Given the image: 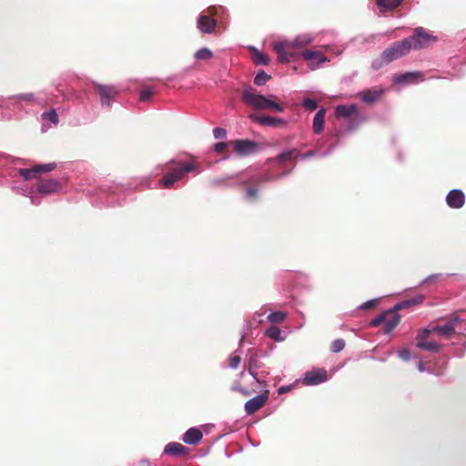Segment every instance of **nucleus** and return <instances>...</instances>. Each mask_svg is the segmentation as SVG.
Masks as SVG:
<instances>
[{
    "label": "nucleus",
    "mask_w": 466,
    "mask_h": 466,
    "mask_svg": "<svg viewBox=\"0 0 466 466\" xmlns=\"http://www.w3.org/2000/svg\"><path fill=\"white\" fill-rule=\"evenodd\" d=\"M410 49L411 45L410 39H403L401 41L395 42L381 53L380 58L375 60L372 66L375 69H378L383 64H390V62L407 55Z\"/></svg>",
    "instance_id": "39448f33"
},
{
    "label": "nucleus",
    "mask_w": 466,
    "mask_h": 466,
    "mask_svg": "<svg viewBox=\"0 0 466 466\" xmlns=\"http://www.w3.org/2000/svg\"><path fill=\"white\" fill-rule=\"evenodd\" d=\"M312 37L308 35L297 36L293 41H283L274 43L273 48L278 54V60L281 63H288L294 57L293 50L309 45Z\"/></svg>",
    "instance_id": "20e7f679"
},
{
    "label": "nucleus",
    "mask_w": 466,
    "mask_h": 466,
    "mask_svg": "<svg viewBox=\"0 0 466 466\" xmlns=\"http://www.w3.org/2000/svg\"><path fill=\"white\" fill-rule=\"evenodd\" d=\"M152 95H153V91L150 88L143 89L140 92L139 99L141 101H147L151 98Z\"/></svg>",
    "instance_id": "4c0bfd02"
},
{
    "label": "nucleus",
    "mask_w": 466,
    "mask_h": 466,
    "mask_svg": "<svg viewBox=\"0 0 466 466\" xmlns=\"http://www.w3.org/2000/svg\"><path fill=\"white\" fill-rule=\"evenodd\" d=\"M269 391L265 390L264 392L255 396L254 398L248 400L245 403V411L247 414H253L262 407L265 406L268 400Z\"/></svg>",
    "instance_id": "9d476101"
},
{
    "label": "nucleus",
    "mask_w": 466,
    "mask_h": 466,
    "mask_svg": "<svg viewBox=\"0 0 466 466\" xmlns=\"http://www.w3.org/2000/svg\"><path fill=\"white\" fill-rule=\"evenodd\" d=\"M446 202L451 208H461L465 203V195L460 189H452L448 193Z\"/></svg>",
    "instance_id": "dca6fc26"
},
{
    "label": "nucleus",
    "mask_w": 466,
    "mask_h": 466,
    "mask_svg": "<svg viewBox=\"0 0 466 466\" xmlns=\"http://www.w3.org/2000/svg\"><path fill=\"white\" fill-rule=\"evenodd\" d=\"M213 135L217 139L224 138L227 135L226 129L222 127H215L213 129Z\"/></svg>",
    "instance_id": "a19ab883"
},
{
    "label": "nucleus",
    "mask_w": 466,
    "mask_h": 466,
    "mask_svg": "<svg viewBox=\"0 0 466 466\" xmlns=\"http://www.w3.org/2000/svg\"><path fill=\"white\" fill-rule=\"evenodd\" d=\"M271 98H277L275 96L268 97L255 93L251 86L247 87L242 93V101L245 105L257 110H274L276 112H283L284 107L276 103Z\"/></svg>",
    "instance_id": "7ed1b4c3"
},
{
    "label": "nucleus",
    "mask_w": 466,
    "mask_h": 466,
    "mask_svg": "<svg viewBox=\"0 0 466 466\" xmlns=\"http://www.w3.org/2000/svg\"><path fill=\"white\" fill-rule=\"evenodd\" d=\"M249 118L257 123H259L262 126L268 127H281L286 125V121L279 117H274L269 116H259L256 114H251Z\"/></svg>",
    "instance_id": "ddd939ff"
},
{
    "label": "nucleus",
    "mask_w": 466,
    "mask_h": 466,
    "mask_svg": "<svg viewBox=\"0 0 466 466\" xmlns=\"http://www.w3.org/2000/svg\"><path fill=\"white\" fill-rule=\"evenodd\" d=\"M22 98L25 100H31L33 98V95L27 94V95L23 96Z\"/></svg>",
    "instance_id": "de8ad7c7"
},
{
    "label": "nucleus",
    "mask_w": 466,
    "mask_h": 466,
    "mask_svg": "<svg viewBox=\"0 0 466 466\" xmlns=\"http://www.w3.org/2000/svg\"><path fill=\"white\" fill-rule=\"evenodd\" d=\"M257 360L256 359L254 358H251L249 360V363H248V372L250 375L253 376V378L258 381L259 382V380L257 378V374L253 371V368L257 366Z\"/></svg>",
    "instance_id": "79ce46f5"
},
{
    "label": "nucleus",
    "mask_w": 466,
    "mask_h": 466,
    "mask_svg": "<svg viewBox=\"0 0 466 466\" xmlns=\"http://www.w3.org/2000/svg\"><path fill=\"white\" fill-rule=\"evenodd\" d=\"M271 76L268 75L264 70H259L254 78V84L256 86L265 85Z\"/></svg>",
    "instance_id": "cd10ccee"
},
{
    "label": "nucleus",
    "mask_w": 466,
    "mask_h": 466,
    "mask_svg": "<svg viewBox=\"0 0 466 466\" xmlns=\"http://www.w3.org/2000/svg\"><path fill=\"white\" fill-rule=\"evenodd\" d=\"M266 335L276 341L284 340V338L281 336L280 329L276 326H270L266 330Z\"/></svg>",
    "instance_id": "393cba45"
},
{
    "label": "nucleus",
    "mask_w": 466,
    "mask_h": 466,
    "mask_svg": "<svg viewBox=\"0 0 466 466\" xmlns=\"http://www.w3.org/2000/svg\"><path fill=\"white\" fill-rule=\"evenodd\" d=\"M229 146V143H226V142H219V143H217L214 147V149L217 153L218 154H223L226 152L228 147Z\"/></svg>",
    "instance_id": "58836bf2"
},
{
    "label": "nucleus",
    "mask_w": 466,
    "mask_h": 466,
    "mask_svg": "<svg viewBox=\"0 0 466 466\" xmlns=\"http://www.w3.org/2000/svg\"><path fill=\"white\" fill-rule=\"evenodd\" d=\"M345 340L342 339H335L330 344V350L334 353L341 351L345 348Z\"/></svg>",
    "instance_id": "473e14b6"
},
{
    "label": "nucleus",
    "mask_w": 466,
    "mask_h": 466,
    "mask_svg": "<svg viewBox=\"0 0 466 466\" xmlns=\"http://www.w3.org/2000/svg\"><path fill=\"white\" fill-rule=\"evenodd\" d=\"M202 438L203 433L200 430L197 428H190L185 432L182 440L187 444L196 445L202 440Z\"/></svg>",
    "instance_id": "a211bd4d"
},
{
    "label": "nucleus",
    "mask_w": 466,
    "mask_h": 466,
    "mask_svg": "<svg viewBox=\"0 0 466 466\" xmlns=\"http://www.w3.org/2000/svg\"><path fill=\"white\" fill-rule=\"evenodd\" d=\"M228 361H229V366L232 369H237L241 361V357L239 355L233 354L229 357Z\"/></svg>",
    "instance_id": "f704fd0d"
},
{
    "label": "nucleus",
    "mask_w": 466,
    "mask_h": 466,
    "mask_svg": "<svg viewBox=\"0 0 466 466\" xmlns=\"http://www.w3.org/2000/svg\"><path fill=\"white\" fill-rule=\"evenodd\" d=\"M166 167L167 171L159 180V185L163 188H171L176 182L182 180L189 172H201L200 163L195 157H191L189 161L171 159L166 163Z\"/></svg>",
    "instance_id": "f257e3e1"
},
{
    "label": "nucleus",
    "mask_w": 466,
    "mask_h": 466,
    "mask_svg": "<svg viewBox=\"0 0 466 466\" xmlns=\"http://www.w3.org/2000/svg\"><path fill=\"white\" fill-rule=\"evenodd\" d=\"M325 110L320 109L317 112L313 119V131L315 134H319L323 131L325 123Z\"/></svg>",
    "instance_id": "4be33fe9"
},
{
    "label": "nucleus",
    "mask_w": 466,
    "mask_h": 466,
    "mask_svg": "<svg viewBox=\"0 0 466 466\" xmlns=\"http://www.w3.org/2000/svg\"><path fill=\"white\" fill-rule=\"evenodd\" d=\"M327 371L325 370H313L305 373L303 379L304 385H317L327 380Z\"/></svg>",
    "instance_id": "f8f14e48"
},
{
    "label": "nucleus",
    "mask_w": 466,
    "mask_h": 466,
    "mask_svg": "<svg viewBox=\"0 0 466 466\" xmlns=\"http://www.w3.org/2000/svg\"><path fill=\"white\" fill-rule=\"evenodd\" d=\"M251 182L252 183H257L258 181H257V179H251Z\"/></svg>",
    "instance_id": "603ef678"
},
{
    "label": "nucleus",
    "mask_w": 466,
    "mask_h": 466,
    "mask_svg": "<svg viewBox=\"0 0 466 466\" xmlns=\"http://www.w3.org/2000/svg\"><path fill=\"white\" fill-rule=\"evenodd\" d=\"M258 197V189L253 187H249L246 190V198L248 200H255Z\"/></svg>",
    "instance_id": "c9c22d12"
},
{
    "label": "nucleus",
    "mask_w": 466,
    "mask_h": 466,
    "mask_svg": "<svg viewBox=\"0 0 466 466\" xmlns=\"http://www.w3.org/2000/svg\"><path fill=\"white\" fill-rule=\"evenodd\" d=\"M380 13L391 11L397 8L401 2H376Z\"/></svg>",
    "instance_id": "a878e982"
},
{
    "label": "nucleus",
    "mask_w": 466,
    "mask_h": 466,
    "mask_svg": "<svg viewBox=\"0 0 466 466\" xmlns=\"http://www.w3.org/2000/svg\"><path fill=\"white\" fill-rule=\"evenodd\" d=\"M424 297L421 295H419L415 297L414 299H407L404 301H401L395 305V307L388 311H385L384 313L379 315L375 319H373L370 322V325L373 327L379 326L380 324H384V331L386 333H390L400 323V315L397 313L398 310L403 309L405 308H408L410 306L420 304L423 301Z\"/></svg>",
    "instance_id": "f03ea898"
},
{
    "label": "nucleus",
    "mask_w": 466,
    "mask_h": 466,
    "mask_svg": "<svg viewBox=\"0 0 466 466\" xmlns=\"http://www.w3.org/2000/svg\"><path fill=\"white\" fill-rule=\"evenodd\" d=\"M290 389H291L290 386H282L278 390V392H279V394H284V393L288 392L289 390H290Z\"/></svg>",
    "instance_id": "49530a36"
},
{
    "label": "nucleus",
    "mask_w": 466,
    "mask_h": 466,
    "mask_svg": "<svg viewBox=\"0 0 466 466\" xmlns=\"http://www.w3.org/2000/svg\"><path fill=\"white\" fill-rule=\"evenodd\" d=\"M60 86H61L60 85H57V86H56V90H57L59 93H61V94H62V93H63V91L61 90Z\"/></svg>",
    "instance_id": "3c124183"
},
{
    "label": "nucleus",
    "mask_w": 466,
    "mask_h": 466,
    "mask_svg": "<svg viewBox=\"0 0 466 466\" xmlns=\"http://www.w3.org/2000/svg\"><path fill=\"white\" fill-rule=\"evenodd\" d=\"M232 390L234 391H237V392H239L241 395L245 396V397H248L251 394V391L243 388L239 383H236L233 387H232Z\"/></svg>",
    "instance_id": "e433bc0d"
},
{
    "label": "nucleus",
    "mask_w": 466,
    "mask_h": 466,
    "mask_svg": "<svg viewBox=\"0 0 466 466\" xmlns=\"http://www.w3.org/2000/svg\"><path fill=\"white\" fill-rule=\"evenodd\" d=\"M286 313L282 311H275L268 316V320L274 324L281 323L286 319Z\"/></svg>",
    "instance_id": "c756f323"
},
{
    "label": "nucleus",
    "mask_w": 466,
    "mask_h": 466,
    "mask_svg": "<svg viewBox=\"0 0 466 466\" xmlns=\"http://www.w3.org/2000/svg\"><path fill=\"white\" fill-rule=\"evenodd\" d=\"M56 163H48V164H43V165H35L33 167H34L35 172L38 176L39 174L47 173V172L54 170L56 168Z\"/></svg>",
    "instance_id": "bb28decb"
},
{
    "label": "nucleus",
    "mask_w": 466,
    "mask_h": 466,
    "mask_svg": "<svg viewBox=\"0 0 466 466\" xmlns=\"http://www.w3.org/2000/svg\"><path fill=\"white\" fill-rule=\"evenodd\" d=\"M377 300H369L361 305L362 309H370L375 307Z\"/></svg>",
    "instance_id": "37998d69"
},
{
    "label": "nucleus",
    "mask_w": 466,
    "mask_h": 466,
    "mask_svg": "<svg viewBox=\"0 0 466 466\" xmlns=\"http://www.w3.org/2000/svg\"><path fill=\"white\" fill-rule=\"evenodd\" d=\"M313 156V152L309 151V152H307L306 154L303 155V157H311Z\"/></svg>",
    "instance_id": "8fccbe9b"
},
{
    "label": "nucleus",
    "mask_w": 466,
    "mask_h": 466,
    "mask_svg": "<svg viewBox=\"0 0 466 466\" xmlns=\"http://www.w3.org/2000/svg\"><path fill=\"white\" fill-rule=\"evenodd\" d=\"M188 452V448L178 442H169L164 449L165 454L172 456H187Z\"/></svg>",
    "instance_id": "f3484780"
},
{
    "label": "nucleus",
    "mask_w": 466,
    "mask_h": 466,
    "mask_svg": "<svg viewBox=\"0 0 466 466\" xmlns=\"http://www.w3.org/2000/svg\"><path fill=\"white\" fill-rule=\"evenodd\" d=\"M426 337L423 331L417 336V347L431 352H438L441 349V345L435 341H424L423 339Z\"/></svg>",
    "instance_id": "aec40b11"
},
{
    "label": "nucleus",
    "mask_w": 466,
    "mask_h": 466,
    "mask_svg": "<svg viewBox=\"0 0 466 466\" xmlns=\"http://www.w3.org/2000/svg\"><path fill=\"white\" fill-rule=\"evenodd\" d=\"M399 354H400V357L404 360H408L410 358V352L407 349L400 350Z\"/></svg>",
    "instance_id": "c03bdc74"
},
{
    "label": "nucleus",
    "mask_w": 466,
    "mask_h": 466,
    "mask_svg": "<svg viewBox=\"0 0 466 466\" xmlns=\"http://www.w3.org/2000/svg\"><path fill=\"white\" fill-rule=\"evenodd\" d=\"M252 59L256 65H267L268 63V57L258 51L253 54Z\"/></svg>",
    "instance_id": "2f4dec72"
},
{
    "label": "nucleus",
    "mask_w": 466,
    "mask_h": 466,
    "mask_svg": "<svg viewBox=\"0 0 466 466\" xmlns=\"http://www.w3.org/2000/svg\"><path fill=\"white\" fill-rule=\"evenodd\" d=\"M299 155V151L294 148L278 155L277 160L279 163H284L286 161L295 160Z\"/></svg>",
    "instance_id": "b1692460"
},
{
    "label": "nucleus",
    "mask_w": 466,
    "mask_h": 466,
    "mask_svg": "<svg viewBox=\"0 0 466 466\" xmlns=\"http://www.w3.org/2000/svg\"><path fill=\"white\" fill-rule=\"evenodd\" d=\"M227 182V179L221 177H216L212 180L214 186H221Z\"/></svg>",
    "instance_id": "a18cd8bd"
},
{
    "label": "nucleus",
    "mask_w": 466,
    "mask_h": 466,
    "mask_svg": "<svg viewBox=\"0 0 466 466\" xmlns=\"http://www.w3.org/2000/svg\"><path fill=\"white\" fill-rule=\"evenodd\" d=\"M384 94V89L381 87H373L361 91L358 94V97L364 103L371 104L380 100Z\"/></svg>",
    "instance_id": "2eb2a0df"
},
{
    "label": "nucleus",
    "mask_w": 466,
    "mask_h": 466,
    "mask_svg": "<svg viewBox=\"0 0 466 466\" xmlns=\"http://www.w3.org/2000/svg\"><path fill=\"white\" fill-rule=\"evenodd\" d=\"M303 106L309 110H315L318 106L317 102L310 98L304 99Z\"/></svg>",
    "instance_id": "ea45409f"
},
{
    "label": "nucleus",
    "mask_w": 466,
    "mask_h": 466,
    "mask_svg": "<svg viewBox=\"0 0 466 466\" xmlns=\"http://www.w3.org/2000/svg\"><path fill=\"white\" fill-rule=\"evenodd\" d=\"M418 369L420 371H424L425 368H424V363L422 361H420V363L418 365Z\"/></svg>",
    "instance_id": "09e8293b"
},
{
    "label": "nucleus",
    "mask_w": 466,
    "mask_h": 466,
    "mask_svg": "<svg viewBox=\"0 0 466 466\" xmlns=\"http://www.w3.org/2000/svg\"><path fill=\"white\" fill-rule=\"evenodd\" d=\"M95 91L99 95L102 105L110 106V100L117 96L118 91L114 86L93 83Z\"/></svg>",
    "instance_id": "6e6552de"
},
{
    "label": "nucleus",
    "mask_w": 466,
    "mask_h": 466,
    "mask_svg": "<svg viewBox=\"0 0 466 466\" xmlns=\"http://www.w3.org/2000/svg\"><path fill=\"white\" fill-rule=\"evenodd\" d=\"M406 39L410 40L411 48L420 50L429 47L431 44L436 43L438 37L421 26L414 28L413 35Z\"/></svg>",
    "instance_id": "423d86ee"
},
{
    "label": "nucleus",
    "mask_w": 466,
    "mask_h": 466,
    "mask_svg": "<svg viewBox=\"0 0 466 466\" xmlns=\"http://www.w3.org/2000/svg\"><path fill=\"white\" fill-rule=\"evenodd\" d=\"M458 321L457 318H452L443 325H437L431 329H425L423 333L425 336H429L431 333L435 332L438 335L443 336L447 339L451 338L455 333L454 324Z\"/></svg>",
    "instance_id": "1a4fd4ad"
},
{
    "label": "nucleus",
    "mask_w": 466,
    "mask_h": 466,
    "mask_svg": "<svg viewBox=\"0 0 466 466\" xmlns=\"http://www.w3.org/2000/svg\"><path fill=\"white\" fill-rule=\"evenodd\" d=\"M216 26V21L208 15H201L198 20V27L203 33H211Z\"/></svg>",
    "instance_id": "6ab92c4d"
},
{
    "label": "nucleus",
    "mask_w": 466,
    "mask_h": 466,
    "mask_svg": "<svg viewBox=\"0 0 466 466\" xmlns=\"http://www.w3.org/2000/svg\"><path fill=\"white\" fill-rule=\"evenodd\" d=\"M418 79L423 80V75L420 72H409L396 76L395 80L398 83H413Z\"/></svg>",
    "instance_id": "5701e85b"
},
{
    "label": "nucleus",
    "mask_w": 466,
    "mask_h": 466,
    "mask_svg": "<svg viewBox=\"0 0 466 466\" xmlns=\"http://www.w3.org/2000/svg\"><path fill=\"white\" fill-rule=\"evenodd\" d=\"M19 173L25 180H29V179H32V178L37 177L36 173L34 170V167L29 168V169H27V168L20 169Z\"/></svg>",
    "instance_id": "72a5a7b5"
},
{
    "label": "nucleus",
    "mask_w": 466,
    "mask_h": 466,
    "mask_svg": "<svg viewBox=\"0 0 466 466\" xmlns=\"http://www.w3.org/2000/svg\"><path fill=\"white\" fill-rule=\"evenodd\" d=\"M301 56L308 62L310 70L317 69L322 63L328 61L327 56L319 51L305 50Z\"/></svg>",
    "instance_id": "9b49d317"
},
{
    "label": "nucleus",
    "mask_w": 466,
    "mask_h": 466,
    "mask_svg": "<svg viewBox=\"0 0 466 466\" xmlns=\"http://www.w3.org/2000/svg\"><path fill=\"white\" fill-rule=\"evenodd\" d=\"M229 146L239 156H248L258 150V144L248 139H237L229 142Z\"/></svg>",
    "instance_id": "0eeeda50"
},
{
    "label": "nucleus",
    "mask_w": 466,
    "mask_h": 466,
    "mask_svg": "<svg viewBox=\"0 0 466 466\" xmlns=\"http://www.w3.org/2000/svg\"><path fill=\"white\" fill-rule=\"evenodd\" d=\"M61 189V184L56 179H40L37 183V190L41 194H53Z\"/></svg>",
    "instance_id": "4468645a"
},
{
    "label": "nucleus",
    "mask_w": 466,
    "mask_h": 466,
    "mask_svg": "<svg viewBox=\"0 0 466 466\" xmlns=\"http://www.w3.org/2000/svg\"><path fill=\"white\" fill-rule=\"evenodd\" d=\"M213 56V53L207 47L199 49L195 54V57L198 60H209Z\"/></svg>",
    "instance_id": "7c9ffc66"
},
{
    "label": "nucleus",
    "mask_w": 466,
    "mask_h": 466,
    "mask_svg": "<svg viewBox=\"0 0 466 466\" xmlns=\"http://www.w3.org/2000/svg\"><path fill=\"white\" fill-rule=\"evenodd\" d=\"M42 119L49 120L50 122H52L55 125H57L59 122V117H58V115H57L56 109H50L47 112H44L42 114Z\"/></svg>",
    "instance_id": "c85d7f7f"
},
{
    "label": "nucleus",
    "mask_w": 466,
    "mask_h": 466,
    "mask_svg": "<svg viewBox=\"0 0 466 466\" xmlns=\"http://www.w3.org/2000/svg\"><path fill=\"white\" fill-rule=\"evenodd\" d=\"M337 117L348 118L358 115V107L356 105H341L338 106L335 110Z\"/></svg>",
    "instance_id": "412c9836"
}]
</instances>
